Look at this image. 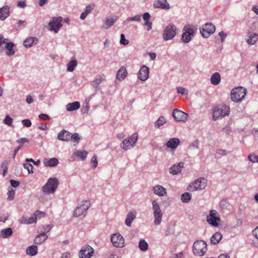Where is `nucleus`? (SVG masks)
Returning <instances> with one entry per match:
<instances>
[{"label": "nucleus", "mask_w": 258, "mask_h": 258, "mask_svg": "<svg viewBox=\"0 0 258 258\" xmlns=\"http://www.w3.org/2000/svg\"><path fill=\"white\" fill-rule=\"evenodd\" d=\"M230 108L225 104L219 105L213 109V118L216 120L229 115Z\"/></svg>", "instance_id": "1"}, {"label": "nucleus", "mask_w": 258, "mask_h": 258, "mask_svg": "<svg viewBox=\"0 0 258 258\" xmlns=\"http://www.w3.org/2000/svg\"><path fill=\"white\" fill-rule=\"evenodd\" d=\"M246 88L242 87L234 88L230 93V98L232 101L235 102H239L243 100L246 94Z\"/></svg>", "instance_id": "2"}, {"label": "nucleus", "mask_w": 258, "mask_h": 258, "mask_svg": "<svg viewBox=\"0 0 258 258\" xmlns=\"http://www.w3.org/2000/svg\"><path fill=\"white\" fill-rule=\"evenodd\" d=\"M197 30L196 27L194 26L186 25L184 26L181 39L182 42L185 43L189 42L192 37L194 36Z\"/></svg>", "instance_id": "3"}, {"label": "nucleus", "mask_w": 258, "mask_h": 258, "mask_svg": "<svg viewBox=\"0 0 258 258\" xmlns=\"http://www.w3.org/2000/svg\"><path fill=\"white\" fill-rule=\"evenodd\" d=\"M58 183V180L56 177L49 178L42 186V190L47 194H53L56 191Z\"/></svg>", "instance_id": "4"}, {"label": "nucleus", "mask_w": 258, "mask_h": 258, "mask_svg": "<svg viewBox=\"0 0 258 258\" xmlns=\"http://www.w3.org/2000/svg\"><path fill=\"white\" fill-rule=\"evenodd\" d=\"M207 249V244L204 240H197L194 243L192 252L196 256L204 255Z\"/></svg>", "instance_id": "5"}, {"label": "nucleus", "mask_w": 258, "mask_h": 258, "mask_svg": "<svg viewBox=\"0 0 258 258\" xmlns=\"http://www.w3.org/2000/svg\"><path fill=\"white\" fill-rule=\"evenodd\" d=\"M177 28L173 24H169L164 29L163 38L165 41L172 39L176 35Z\"/></svg>", "instance_id": "6"}, {"label": "nucleus", "mask_w": 258, "mask_h": 258, "mask_svg": "<svg viewBox=\"0 0 258 258\" xmlns=\"http://www.w3.org/2000/svg\"><path fill=\"white\" fill-rule=\"evenodd\" d=\"M153 216L154 218V223L156 225H159L162 221L163 213L160 209V206L156 201L152 202Z\"/></svg>", "instance_id": "7"}, {"label": "nucleus", "mask_w": 258, "mask_h": 258, "mask_svg": "<svg viewBox=\"0 0 258 258\" xmlns=\"http://www.w3.org/2000/svg\"><path fill=\"white\" fill-rule=\"evenodd\" d=\"M207 183V179L204 178H200L194 181L192 184H189L187 189L190 191H194L196 190H202L206 187Z\"/></svg>", "instance_id": "8"}, {"label": "nucleus", "mask_w": 258, "mask_h": 258, "mask_svg": "<svg viewBox=\"0 0 258 258\" xmlns=\"http://www.w3.org/2000/svg\"><path fill=\"white\" fill-rule=\"evenodd\" d=\"M137 140V134H134L127 139H125L123 141L121 147L124 150H129L135 146Z\"/></svg>", "instance_id": "9"}, {"label": "nucleus", "mask_w": 258, "mask_h": 258, "mask_svg": "<svg viewBox=\"0 0 258 258\" xmlns=\"http://www.w3.org/2000/svg\"><path fill=\"white\" fill-rule=\"evenodd\" d=\"M207 221L212 226L218 227V222L220 221V215L216 210H212L207 217Z\"/></svg>", "instance_id": "10"}, {"label": "nucleus", "mask_w": 258, "mask_h": 258, "mask_svg": "<svg viewBox=\"0 0 258 258\" xmlns=\"http://www.w3.org/2000/svg\"><path fill=\"white\" fill-rule=\"evenodd\" d=\"M216 30L215 26L211 23H206L200 28V33L204 38H208Z\"/></svg>", "instance_id": "11"}, {"label": "nucleus", "mask_w": 258, "mask_h": 258, "mask_svg": "<svg viewBox=\"0 0 258 258\" xmlns=\"http://www.w3.org/2000/svg\"><path fill=\"white\" fill-rule=\"evenodd\" d=\"M90 207V202L88 201H83L80 205L76 207L73 213V216L76 217L80 216L86 213Z\"/></svg>", "instance_id": "12"}, {"label": "nucleus", "mask_w": 258, "mask_h": 258, "mask_svg": "<svg viewBox=\"0 0 258 258\" xmlns=\"http://www.w3.org/2000/svg\"><path fill=\"white\" fill-rule=\"evenodd\" d=\"M111 241L113 245L116 247H122L124 246V240L123 236L118 233L111 235Z\"/></svg>", "instance_id": "13"}, {"label": "nucleus", "mask_w": 258, "mask_h": 258, "mask_svg": "<svg viewBox=\"0 0 258 258\" xmlns=\"http://www.w3.org/2000/svg\"><path fill=\"white\" fill-rule=\"evenodd\" d=\"M172 116L174 120L177 121L185 122L187 120L188 115L187 113L177 109H174L172 111Z\"/></svg>", "instance_id": "14"}, {"label": "nucleus", "mask_w": 258, "mask_h": 258, "mask_svg": "<svg viewBox=\"0 0 258 258\" xmlns=\"http://www.w3.org/2000/svg\"><path fill=\"white\" fill-rule=\"evenodd\" d=\"M62 20V18L60 17H53L52 21L48 24L49 30L53 31L55 33L57 32L59 28L62 26L61 24Z\"/></svg>", "instance_id": "15"}, {"label": "nucleus", "mask_w": 258, "mask_h": 258, "mask_svg": "<svg viewBox=\"0 0 258 258\" xmlns=\"http://www.w3.org/2000/svg\"><path fill=\"white\" fill-rule=\"evenodd\" d=\"M149 69L146 66H143L140 69L138 75L139 79L143 81L147 80L149 77Z\"/></svg>", "instance_id": "16"}, {"label": "nucleus", "mask_w": 258, "mask_h": 258, "mask_svg": "<svg viewBox=\"0 0 258 258\" xmlns=\"http://www.w3.org/2000/svg\"><path fill=\"white\" fill-rule=\"evenodd\" d=\"M94 253V249L90 246H87L80 252V258H90Z\"/></svg>", "instance_id": "17"}, {"label": "nucleus", "mask_w": 258, "mask_h": 258, "mask_svg": "<svg viewBox=\"0 0 258 258\" xmlns=\"http://www.w3.org/2000/svg\"><path fill=\"white\" fill-rule=\"evenodd\" d=\"M106 76L104 74H101L96 77L95 79L91 82L92 86L95 88L96 90L100 89V84L105 81Z\"/></svg>", "instance_id": "18"}, {"label": "nucleus", "mask_w": 258, "mask_h": 258, "mask_svg": "<svg viewBox=\"0 0 258 258\" xmlns=\"http://www.w3.org/2000/svg\"><path fill=\"white\" fill-rule=\"evenodd\" d=\"M154 7L164 10H169L170 8V5L167 0H157L154 2Z\"/></svg>", "instance_id": "19"}, {"label": "nucleus", "mask_w": 258, "mask_h": 258, "mask_svg": "<svg viewBox=\"0 0 258 258\" xmlns=\"http://www.w3.org/2000/svg\"><path fill=\"white\" fill-rule=\"evenodd\" d=\"M153 191L154 194L159 197L167 196L166 189L160 185H156L153 187Z\"/></svg>", "instance_id": "20"}, {"label": "nucleus", "mask_w": 258, "mask_h": 258, "mask_svg": "<svg viewBox=\"0 0 258 258\" xmlns=\"http://www.w3.org/2000/svg\"><path fill=\"white\" fill-rule=\"evenodd\" d=\"M183 163L179 162L177 164L172 165L169 168V172L173 175H176L181 172V170L183 167Z\"/></svg>", "instance_id": "21"}, {"label": "nucleus", "mask_w": 258, "mask_h": 258, "mask_svg": "<svg viewBox=\"0 0 258 258\" xmlns=\"http://www.w3.org/2000/svg\"><path fill=\"white\" fill-rule=\"evenodd\" d=\"M180 144V140L178 138H173L170 139L166 144L167 148L171 149H175Z\"/></svg>", "instance_id": "22"}, {"label": "nucleus", "mask_w": 258, "mask_h": 258, "mask_svg": "<svg viewBox=\"0 0 258 258\" xmlns=\"http://www.w3.org/2000/svg\"><path fill=\"white\" fill-rule=\"evenodd\" d=\"M5 43L6 44L5 48L7 50L6 52V55L9 56L14 55L15 53V51L14 49V47L15 46V44L13 42H5Z\"/></svg>", "instance_id": "23"}, {"label": "nucleus", "mask_w": 258, "mask_h": 258, "mask_svg": "<svg viewBox=\"0 0 258 258\" xmlns=\"http://www.w3.org/2000/svg\"><path fill=\"white\" fill-rule=\"evenodd\" d=\"M248 39L247 42L249 45H253L258 41V34L252 32L247 34Z\"/></svg>", "instance_id": "24"}, {"label": "nucleus", "mask_w": 258, "mask_h": 258, "mask_svg": "<svg viewBox=\"0 0 258 258\" xmlns=\"http://www.w3.org/2000/svg\"><path fill=\"white\" fill-rule=\"evenodd\" d=\"M70 135L71 133L69 132L66 130H62L58 133L57 138L60 141H69L70 140Z\"/></svg>", "instance_id": "25"}, {"label": "nucleus", "mask_w": 258, "mask_h": 258, "mask_svg": "<svg viewBox=\"0 0 258 258\" xmlns=\"http://www.w3.org/2000/svg\"><path fill=\"white\" fill-rule=\"evenodd\" d=\"M127 72L126 68L122 66L117 72L116 76V79L119 81H122L127 76Z\"/></svg>", "instance_id": "26"}, {"label": "nucleus", "mask_w": 258, "mask_h": 258, "mask_svg": "<svg viewBox=\"0 0 258 258\" xmlns=\"http://www.w3.org/2000/svg\"><path fill=\"white\" fill-rule=\"evenodd\" d=\"M9 7L8 6H5L0 9V19L1 20H5L9 16L10 11Z\"/></svg>", "instance_id": "27"}, {"label": "nucleus", "mask_w": 258, "mask_h": 258, "mask_svg": "<svg viewBox=\"0 0 258 258\" xmlns=\"http://www.w3.org/2000/svg\"><path fill=\"white\" fill-rule=\"evenodd\" d=\"M47 238L48 236L44 232H41L36 236L34 240V242L36 244H40L44 242Z\"/></svg>", "instance_id": "28"}, {"label": "nucleus", "mask_w": 258, "mask_h": 258, "mask_svg": "<svg viewBox=\"0 0 258 258\" xmlns=\"http://www.w3.org/2000/svg\"><path fill=\"white\" fill-rule=\"evenodd\" d=\"M221 80V76L218 72L214 73L211 77L210 82L213 85H218Z\"/></svg>", "instance_id": "29"}, {"label": "nucleus", "mask_w": 258, "mask_h": 258, "mask_svg": "<svg viewBox=\"0 0 258 258\" xmlns=\"http://www.w3.org/2000/svg\"><path fill=\"white\" fill-rule=\"evenodd\" d=\"M21 224H30L33 223H36L37 220L36 218L33 215L31 217L28 218L26 216H22L21 219L19 220Z\"/></svg>", "instance_id": "30"}, {"label": "nucleus", "mask_w": 258, "mask_h": 258, "mask_svg": "<svg viewBox=\"0 0 258 258\" xmlns=\"http://www.w3.org/2000/svg\"><path fill=\"white\" fill-rule=\"evenodd\" d=\"M58 160L56 158H52L49 159H45L43 163L45 166L55 167L58 164Z\"/></svg>", "instance_id": "31"}, {"label": "nucleus", "mask_w": 258, "mask_h": 258, "mask_svg": "<svg viewBox=\"0 0 258 258\" xmlns=\"http://www.w3.org/2000/svg\"><path fill=\"white\" fill-rule=\"evenodd\" d=\"M136 218V212H130L126 217L125 223L126 225L128 227H130L132 225V223L133 221Z\"/></svg>", "instance_id": "32"}, {"label": "nucleus", "mask_w": 258, "mask_h": 258, "mask_svg": "<svg viewBox=\"0 0 258 258\" xmlns=\"http://www.w3.org/2000/svg\"><path fill=\"white\" fill-rule=\"evenodd\" d=\"M222 238V235L220 232H216L211 237L210 242L213 244H217L220 241Z\"/></svg>", "instance_id": "33"}, {"label": "nucleus", "mask_w": 258, "mask_h": 258, "mask_svg": "<svg viewBox=\"0 0 258 258\" xmlns=\"http://www.w3.org/2000/svg\"><path fill=\"white\" fill-rule=\"evenodd\" d=\"M80 107V102L78 101H75L73 103L67 104L66 105V109L68 111H73L74 110L78 109Z\"/></svg>", "instance_id": "34"}, {"label": "nucleus", "mask_w": 258, "mask_h": 258, "mask_svg": "<svg viewBox=\"0 0 258 258\" xmlns=\"http://www.w3.org/2000/svg\"><path fill=\"white\" fill-rule=\"evenodd\" d=\"M13 234V230L11 228L2 229L0 231V237L3 238H9Z\"/></svg>", "instance_id": "35"}, {"label": "nucleus", "mask_w": 258, "mask_h": 258, "mask_svg": "<svg viewBox=\"0 0 258 258\" xmlns=\"http://www.w3.org/2000/svg\"><path fill=\"white\" fill-rule=\"evenodd\" d=\"M37 41L36 37H29L24 41V45L26 48H29L32 46Z\"/></svg>", "instance_id": "36"}, {"label": "nucleus", "mask_w": 258, "mask_h": 258, "mask_svg": "<svg viewBox=\"0 0 258 258\" xmlns=\"http://www.w3.org/2000/svg\"><path fill=\"white\" fill-rule=\"evenodd\" d=\"M115 21L116 20L113 18H106L104 21V25L102 26V28L107 29L112 26Z\"/></svg>", "instance_id": "37"}, {"label": "nucleus", "mask_w": 258, "mask_h": 258, "mask_svg": "<svg viewBox=\"0 0 258 258\" xmlns=\"http://www.w3.org/2000/svg\"><path fill=\"white\" fill-rule=\"evenodd\" d=\"M26 252L27 254L30 256H34L37 253V246L35 245H31L26 249Z\"/></svg>", "instance_id": "38"}, {"label": "nucleus", "mask_w": 258, "mask_h": 258, "mask_svg": "<svg viewBox=\"0 0 258 258\" xmlns=\"http://www.w3.org/2000/svg\"><path fill=\"white\" fill-rule=\"evenodd\" d=\"M78 62L76 59L72 60L67 64V70L73 72L77 66Z\"/></svg>", "instance_id": "39"}, {"label": "nucleus", "mask_w": 258, "mask_h": 258, "mask_svg": "<svg viewBox=\"0 0 258 258\" xmlns=\"http://www.w3.org/2000/svg\"><path fill=\"white\" fill-rule=\"evenodd\" d=\"M166 122V119L165 117L163 116H160L155 122V127L156 128H159Z\"/></svg>", "instance_id": "40"}, {"label": "nucleus", "mask_w": 258, "mask_h": 258, "mask_svg": "<svg viewBox=\"0 0 258 258\" xmlns=\"http://www.w3.org/2000/svg\"><path fill=\"white\" fill-rule=\"evenodd\" d=\"M139 247L142 251H146L148 248V244L144 239H141L139 243Z\"/></svg>", "instance_id": "41"}, {"label": "nucleus", "mask_w": 258, "mask_h": 258, "mask_svg": "<svg viewBox=\"0 0 258 258\" xmlns=\"http://www.w3.org/2000/svg\"><path fill=\"white\" fill-rule=\"evenodd\" d=\"M87 154L88 152L85 150L78 151L74 153L75 155L80 158L83 160L86 159Z\"/></svg>", "instance_id": "42"}, {"label": "nucleus", "mask_w": 258, "mask_h": 258, "mask_svg": "<svg viewBox=\"0 0 258 258\" xmlns=\"http://www.w3.org/2000/svg\"><path fill=\"white\" fill-rule=\"evenodd\" d=\"M191 195L189 192H184L181 196V200L183 203H188L191 200Z\"/></svg>", "instance_id": "43"}, {"label": "nucleus", "mask_w": 258, "mask_h": 258, "mask_svg": "<svg viewBox=\"0 0 258 258\" xmlns=\"http://www.w3.org/2000/svg\"><path fill=\"white\" fill-rule=\"evenodd\" d=\"M9 162L7 160L4 161L2 164V168H3V175L4 176H6L8 169Z\"/></svg>", "instance_id": "44"}, {"label": "nucleus", "mask_w": 258, "mask_h": 258, "mask_svg": "<svg viewBox=\"0 0 258 258\" xmlns=\"http://www.w3.org/2000/svg\"><path fill=\"white\" fill-rule=\"evenodd\" d=\"M45 214L43 212H41L38 210H37L33 214V216L36 218V220L37 219H41L45 216Z\"/></svg>", "instance_id": "45"}, {"label": "nucleus", "mask_w": 258, "mask_h": 258, "mask_svg": "<svg viewBox=\"0 0 258 258\" xmlns=\"http://www.w3.org/2000/svg\"><path fill=\"white\" fill-rule=\"evenodd\" d=\"M23 167L25 169H27L29 174L33 173V166L29 163H24Z\"/></svg>", "instance_id": "46"}, {"label": "nucleus", "mask_w": 258, "mask_h": 258, "mask_svg": "<svg viewBox=\"0 0 258 258\" xmlns=\"http://www.w3.org/2000/svg\"><path fill=\"white\" fill-rule=\"evenodd\" d=\"M248 159L252 163H258V156L254 154H250L248 156Z\"/></svg>", "instance_id": "47"}, {"label": "nucleus", "mask_w": 258, "mask_h": 258, "mask_svg": "<svg viewBox=\"0 0 258 258\" xmlns=\"http://www.w3.org/2000/svg\"><path fill=\"white\" fill-rule=\"evenodd\" d=\"M90 164L91 167L94 168L97 167L98 165V161L96 156L94 155L92 157L90 161Z\"/></svg>", "instance_id": "48"}, {"label": "nucleus", "mask_w": 258, "mask_h": 258, "mask_svg": "<svg viewBox=\"0 0 258 258\" xmlns=\"http://www.w3.org/2000/svg\"><path fill=\"white\" fill-rule=\"evenodd\" d=\"M80 140V137H79V134L75 133L72 135L71 133L70 140H73L74 141H75V142L78 143L79 142Z\"/></svg>", "instance_id": "49"}, {"label": "nucleus", "mask_w": 258, "mask_h": 258, "mask_svg": "<svg viewBox=\"0 0 258 258\" xmlns=\"http://www.w3.org/2000/svg\"><path fill=\"white\" fill-rule=\"evenodd\" d=\"M7 195L8 196V199L9 201L13 200L15 198V190H14L13 189L9 190V191L7 193Z\"/></svg>", "instance_id": "50"}, {"label": "nucleus", "mask_w": 258, "mask_h": 258, "mask_svg": "<svg viewBox=\"0 0 258 258\" xmlns=\"http://www.w3.org/2000/svg\"><path fill=\"white\" fill-rule=\"evenodd\" d=\"M22 123L23 126L27 127H30L32 124L31 120L29 119H25L22 120Z\"/></svg>", "instance_id": "51"}, {"label": "nucleus", "mask_w": 258, "mask_h": 258, "mask_svg": "<svg viewBox=\"0 0 258 258\" xmlns=\"http://www.w3.org/2000/svg\"><path fill=\"white\" fill-rule=\"evenodd\" d=\"M177 92L178 93H180L182 95H185L187 93V90L185 88L181 87L177 88Z\"/></svg>", "instance_id": "52"}, {"label": "nucleus", "mask_w": 258, "mask_h": 258, "mask_svg": "<svg viewBox=\"0 0 258 258\" xmlns=\"http://www.w3.org/2000/svg\"><path fill=\"white\" fill-rule=\"evenodd\" d=\"M120 43L124 45H127L129 43L128 41L125 39L123 34L120 35Z\"/></svg>", "instance_id": "53"}, {"label": "nucleus", "mask_w": 258, "mask_h": 258, "mask_svg": "<svg viewBox=\"0 0 258 258\" xmlns=\"http://www.w3.org/2000/svg\"><path fill=\"white\" fill-rule=\"evenodd\" d=\"M126 20L127 21H135L139 22L141 20V16L138 15L133 17H128L127 18Z\"/></svg>", "instance_id": "54"}, {"label": "nucleus", "mask_w": 258, "mask_h": 258, "mask_svg": "<svg viewBox=\"0 0 258 258\" xmlns=\"http://www.w3.org/2000/svg\"><path fill=\"white\" fill-rule=\"evenodd\" d=\"M4 122L8 125H11L13 122V119L9 115H7L4 120Z\"/></svg>", "instance_id": "55"}, {"label": "nucleus", "mask_w": 258, "mask_h": 258, "mask_svg": "<svg viewBox=\"0 0 258 258\" xmlns=\"http://www.w3.org/2000/svg\"><path fill=\"white\" fill-rule=\"evenodd\" d=\"M228 153V152L227 151L222 149H218L216 151L217 155L220 156L226 155Z\"/></svg>", "instance_id": "56"}, {"label": "nucleus", "mask_w": 258, "mask_h": 258, "mask_svg": "<svg viewBox=\"0 0 258 258\" xmlns=\"http://www.w3.org/2000/svg\"><path fill=\"white\" fill-rule=\"evenodd\" d=\"M94 8V5L90 4L86 7L85 11L84 12L88 15L93 10Z\"/></svg>", "instance_id": "57"}, {"label": "nucleus", "mask_w": 258, "mask_h": 258, "mask_svg": "<svg viewBox=\"0 0 258 258\" xmlns=\"http://www.w3.org/2000/svg\"><path fill=\"white\" fill-rule=\"evenodd\" d=\"M52 227V226L51 224H48L45 226H44L43 228V231L42 232H44L45 234L46 233L48 232Z\"/></svg>", "instance_id": "58"}, {"label": "nucleus", "mask_w": 258, "mask_h": 258, "mask_svg": "<svg viewBox=\"0 0 258 258\" xmlns=\"http://www.w3.org/2000/svg\"><path fill=\"white\" fill-rule=\"evenodd\" d=\"M38 117L44 120H47L50 119V117L46 114H40L39 115Z\"/></svg>", "instance_id": "59"}, {"label": "nucleus", "mask_w": 258, "mask_h": 258, "mask_svg": "<svg viewBox=\"0 0 258 258\" xmlns=\"http://www.w3.org/2000/svg\"><path fill=\"white\" fill-rule=\"evenodd\" d=\"M10 183H11V186L13 187H18L20 184V183L19 181L15 180L14 179H11L10 180Z\"/></svg>", "instance_id": "60"}, {"label": "nucleus", "mask_w": 258, "mask_h": 258, "mask_svg": "<svg viewBox=\"0 0 258 258\" xmlns=\"http://www.w3.org/2000/svg\"><path fill=\"white\" fill-rule=\"evenodd\" d=\"M144 25L147 26V29L148 31L151 30L152 28V23L150 22L149 21H145Z\"/></svg>", "instance_id": "61"}, {"label": "nucleus", "mask_w": 258, "mask_h": 258, "mask_svg": "<svg viewBox=\"0 0 258 258\" xmlns=\"http://www.w3.org/2000/svg\"><path fill=\"white\" fill-rule=\"evenodd\" d=\"M219 35L221 37V42L224 41L225 39V38L227 36L226 33H225L223 31H221L219 33Z\"/></svg>", "instance_id": "62"}, {"label": "nucleus", "mask_w": 258, "mask_h": 258, "mask_svg": "<svg viewBox=\"0 0 258 258\" xmlns=\"http://www.w3.org/2000/svg\"><path fill=\"white\" fill-rule=\"evenodd\" d=\"M150 18L151 16L148 12L145 13L143 15V19L145 21H149Z\"/></svg>", "instance_id": "63"}, {"label": "nucleus", "mask_w": 258, "mask_h": 258, "mask_svg": "<svg viewBox=\"0 0 258 258\" xmlns=\"http://www.w3.org/2000/svg\"><path fill=\"white\" fill-rule=\"evenodd\" d=\"M252 233L254 237L258 239V226L253 230Z\"/></svg>", "instance_id": "64"}]
</instances>
